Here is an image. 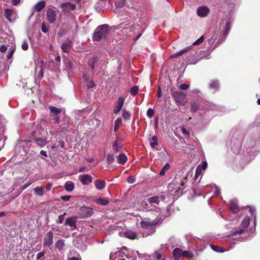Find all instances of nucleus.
<instances>
[{"label":"nucleus","mask_w":260,"mask_h":260,"mask_svg":"<svg viewBox=\"0 0 260 260\" xmlns=\"http://www.w3.org/2000/svg\"><path fill=\"white\" fill-rule=\"evenodd\" d=\"M160 219H155L151 220L149 218H145L140 222L141 227L143 229L146 233H143V236H147L154 233L155 231V227L159 223Z\"/></svg>","instance_id":"nucleus-1"},{"label":"nucleus","mask_w":260,"mask_h":260,"mask_svg":"<svg viewBox=\"0 0 260 260\" xmlns=\"http://www.w3.org/2000/svg\"><path fill=\"white\" fill-rule=\"evenodd\" d=\"M108 32V25L104 24L100 25L94 31L93 39L96 41L105 39L107 37Z\"/></svg>","instance_id":"nucleus-2"},{"label":"nucleus","mask_w":260,"mask_h":260,"mask_svg":"<svg viewBox=\"0 0 260 260\" xmlns=\"http://www.w3.org/2000/svg\"><path fill=\"white\" fill-rule=\"evenodd\" d=\"M173 96L178 104L185 105L186 96L185 93L181 91H175L173 93Z\"/></svg>","instance_id":"nucleus-3"},{"label":"nucleus","mask_w":260,"mask_h":260,"mask_svg":"<svg viewBox=\"0 0 260 260\" xmlns=\"http://www.w3.org/2000/svg\"><path fill=\"white\" fill-rule=\"evenodd\" d=\"M53 236L54 234L52 231H49L45 234L43 239L44 246H48L51 248L53 243Z\"/></svg>","instance_id":"nucleus-4"},{"label":"nucleus","mask_w":260,"mask_h":260,"mask_svg":"<svg viewBox=\"0 0 260 260\" xmlns=\"http://www.w3.org/2000/svg\"><path fill=\"white\" fill-rule=\"evenodd\" d=\"M56 11L52 9H48L46 12V19L50 23H54L56 20Z\"/></svg>","instance_id":"nucleus-5"},{"label":"nucleus","mask_w":260,"mask_h":260,"mask_svg":"<svg viewBox=\"0 0 260 260\" xmlns=\"http://www.w3.org/2000/svg\"><path fill=\"white\" fill-rule=\"evenodd\" d=\"M79 178L82 184L84 185H88L92 182L93 178L89 174L80 175Z\"/></svg>","instance_id":"nucleus-6"},{"label":"nucleus","mask_w":260,"mask_h":260,"mask_svg":"<svg viewBox=\"0 0 260 260\" xmlns=\"http://www.w3.org/2000/svg\"><path fill=\"white\" fill-rule=\"evenodd\" d=\"M124 102V99L123 97L121 96L118 98L113 110L114 113L117 114L121 110L123 105Z\"/></svg>","instance_id":"nucleus-7"},{"label":"nucleus","mask_w":260,"mask_h":260,"mask_svg":"<svg viewBox=\"0 0 260 260\" xmlns=\"http://www.w3.org/2000/svg\"><path fill=\"white\" fill-rule=\"evenodd\" d=\"M76 5L70 3H62L60 5V8L63 11L69 12L71 11L74 10L76 9Z\"/></svg>","instance_id":"nucleus-8"},{"label":"nucleus","mask_w":260,"mask_h":260,"mask_svg":"<svg viewBox=\"0 0 260 260\" xmlns=\"http://www.w3.org/2000/svg\"><path fill=\"white\" fill-rule=\"evenodd\" d=\"M77 218L76 217H71L66 219V225H68L71 230H74L76 228Z\"/></svg>","instance_id":"nucleus-9"},{"label":"nucleus","mask_w":260,"mask_h":260,"mask_svg":"<svg viewBox=\"0 0 260 260\" xmlns=\"http://www.w3.org/2000/svg\"><path fill=\"white\" fill-rule=\"evenodd\" d=\"M46 68L45 63L43 60H40L38 61L37 67L36 68V72L39 70V74L40 78H42L43 77L44 74V70Z\"/></svg>","instance_id":"nucleus-10"},{"label":"nucleus","mask_w":260,"mask_h":260,"mask_svg":"<svg viewBox=\"0 0 260 260\" xmlns=\"http://www.w3.org/2000/svg\"><path fill=\"white\" fill-rule=\"evenodd\" d=\"M209 12V9L206 7H199L197 10V14L200 17L206 16Z\"/></svg>","instance_id":"nucleus-11"},{"label":"nucleus","mask_w":260,"mask_h":260,"mask_svg":"<svg viewBox=\"0 0 260 260\" xmlns=\"http://www.w3.org/2000/svg\"><path fill=\"white\" fill-rule=\"evenodd\" d=\"M106 182L105 181L100 179H97L94 181V185L95 188L99 190H103L106 187Z\"/></svg>","instance_id":"nucleus-12"},{"label":"nucleus","mask_w":260,"mask_h":260,"mask_svg":"<svg viewBox=\"0 0 260 260\" xmlns=\"http://www.w3.org/2000/svg\"><path fill=\"white\" fill-rule=\"evenodd\" d=\"M72 47V42L70 40L65 41L61 45V49L64 52L68 53Z\"/></svg>","instance_id":"nucleus-13"},{"label":"nucleus","mask_w":260,"mask_h":260,"mask_svg":"<svg viewBox=\"0 0 260 260\" xmlns=\"http://www.w3.org/2000/svg\"><path fill=\"white\" fill-rule=\"evenodd\" d=\"M230 208L234 212L237 213L239 211V208L236 200L231 201L230 203Z\"/></svg>","instance_id":"nucleus-14"},{"label":"nucleus","mask_w":260,"mask_h":260,"mask_svg":"<svg viewBox=\"0 0 260 260\" xmlns=\"http://www.w3.org/2000/svg\"><path fill=\"white\" fill-rule=\"evenodd\" d=\"M121 144L119 139L116 140L113 145V149L115 152H119L121 150Z\"/></svg>","instance_id":"nucleus-15"},{"label":"nucleus","mask_w":260,"mask_h":260,"mask_svg":"<svg viewBox=\"0 0 260 260\" xmlns=\"http://www.w3.org/2000/svg\"><path fill=\"white\" fill-rule=\"evenodd\" d=\"M191 49L190 46H188L172 55V57H176L181 56Z\"/></svg>","instance_id":"nucleus-16"},{"label":"nucleus","mask_w":260,"mask_h":260,"mask_svg":"<svg viewBox=\"0 0 260 260\" xmlns=\"http://www.w3.org/2000/svg\"><path fill=\"white\" fill-rule=\"evenodd\" d=\"M182 250L177 248L173 250V256L175 260H179L182 256Z\"/></svg>","instance_id":"nucleus-17"},{"label":"nucleus","mask_w":260,"mask_h":260,"mask_svg":"<svg viewBox=\"0 0 260 260\" xmlns=\"http://www.w3.org/2000/svg\"><path fill=\"white\" fill-rule=\"evenodd\" d=\"M148 202L151 205H154V204L158 205L160 200L158 197L154 196L148 199Z\"/></svg>","instance_id":"nucleus-18"},{"label":"nucleus","mask_w":260,"mask_h":260,"mask_svg":"<svg viewBox=\"0 0 260 260\" xmlns=\"http://www.w3.org/2000/svg\"><path fill=\"white\" fill-rule=\"evenodd\" d=\"M64 188L68 191H72L75 188L74 183L72 181H67L64 184Z\"/></svg>","instance_id":"nucleus-19"},{"label":"nucleus","mask_w":260,"mask_h":260,"mask_svg":"<svg viewBox=\"0 0 260 260\" xmlns=\"http://www.w3.org/2000/svg\"><path fill=\"white\" fill-rule=\"evenodd\" d=\"M124 234L125 237L131 239H134L137 237V234L132 231H126Z\"/></svg>","instance_id":"nucleus-20"},{"label":"nucleus","mask_w":260,"mask_h":260,"mask_svg":"<svg viewBox=\"0 0 260 260\" xmlns=\"http://www.w3.org/2000/svg\"><path fill=\"white\" fill-rule=\"evenodd\" d=\"M36 143L41 147H44L47 143L46 138H37L35 139Z\"/></svg>","instance_id":"nucleus-21"},{"label":"nucleus","mask_w":260,"mask_h":260,"mask_svg":"<svg viewBox=\"0 0 260 260\" xmlns=\"http://www.w3.org/2000/svg\"><path fill=\"white\" fill-rule=\"evenodd\" d=\"M45 7V2L44 1H40L35 6V9L37 12L41 11Z\"/></svg>","instance_id":"nucleus-22"},{"label":"nucleus","mask_w":260,"mask_h":260,"mask_svg":"<svg viewBox=\"0 0 260 260\" xmlns=\"http://www.w3.org/2000/svg\"><path fill=\"white\" fill-rule=\"evenodd\" d=\"M127 156L124 154H120L117 157V162L119 164L123 165L127 161Z\"/></svg>","instance_id":"nucleus-23"},{"label":"nucleus","mask_w":260,"mask_h":260,"mask_svg":"<svg viewBox=\"0 0 260 260\" xmlns=\"http://www.w3.org/2000/svg\"><path fill=\"white\" fill-rule=\"evenodd\" d=\"M64 245V240L62 239L58 240L55 243V246L59 250H62Z\"/></svg>","instance_id":"nucleus-24"},{"label":"nucleus","mask_w":260,"mask_h":260,"mask_svg":"<svg viewBox=\"0 0 260 260\" xmlns=\"http://www.w3.org/2000/svg\"><path fill=\"white\" fill-rule=\"evenodd\" d=\"M99 58L98 57H93L89 60L88 65L92 69H94V64L98 61Z\"/></svg>","instance_id":"nucleus-25"},{"label":"nucleus","mask_w":260,"mask_h":260,"mask_svg":"<svg viewBox=\"0 0 260 260\" xmlns=\"http://www.w3.org/2000/svg\"><path fill=\"white\" fill-rule=\"evenodd\" d=\"M49 109L51 112L54 114L55 115L60 113L61 112L60 109L52 106H49Z\"/></svg>","instance_id":"nucleus-26"},{"label":"nucleus","mask_w":260,"mask_h":260,"mask_svg":"<svg viewBox=\"0 0 260 260\" xmlns=\"http://www.w3.org/2000/svg\"><path fill=\"white\" fill-rule=\"evenodd\" d=\"M150 145L152 148H154L158 144L157 138L156 136H153L149 140Z\"/></svg>","instance_id":"nucleus-27"},{"label":"nucleus","mask_w":260,"mask_h":260,"mask_svg":"<svg viewBox=\"0 0 260 260\" xmlns=\"http://www.w3.org/2000/svg\"><path fill=\"white\" fill-rule=\"evenodd\" d=\"M13 13V11L10 9H7L5 11V16L9 21H11V17Z\"/></svg>","instance_id":"nucleus-28"},{"label":"nucleus","mask_w":260,"mask_h":260,"mask_svg":"<svg viewBox=\"0 0 260 260\" xmlns=\"http://www.w3.org/2000/svg\"><path fill=\"white\" fill-rule=\"evenodd\" d=\"M95 202L101 205H107L109 203V201L102 198H99L95 200Z\"/></svg>","instance_id":"nucleus-29"},{"label":"nucleus","mask_w":260,"mask_h":260,"mask_svg":"<svg viewBox=\"0 0 260 260\" xmlns=\"http://www.w3.org/2000/svg\"><path fill=\"white\" fill-rule=\"evenodd\" d=\"M121 122H122V119L121 118H118L116 120V121L115 122V125H114V131L115 132H116L117 131L120 124H121Z\"/></svg>","instance_id":"nucleus-30"},{"label":"nucleus","mask_w":260,"mask_h":260,"mask_svg":"<svg viewBox=\"0 0 260 260\" xmlns=\"http://www.w3.org/2000/svg\"><path fill=\"white\" fill-rule=\"evenodd\" d=\"M210 87L214 89H217L219 86V82L217 80H213L210 83Z\"/></svg>","instance_id":"nucleus-31"},{"label":"nucleus","mask_w":260,"mask_h":260,"mask_svg":"<svg viewBox=\"0 0 260 260\" xmlns=\"http://www.w3.org/2000/svg\"><path fill=\"white\" fill-rule=\"evenodd\" d=\"M35 193L39 196H42L44 194L43 188L41 187H37L34 189Z\"/></svg>","instance_id":"nucleus-32"},{"label":"nucleus","mask_w":260,"mask_h":260,"mask_svg":"<svg viewBox=\"0 0 260 260\" xmlns=\"http://www.w3.org/2000/svg\"><path fill=\"white\" fill-rule=\"evenodd\" d=\"M211 248L212 249L217 252H223L224 251V250L221 247L218 246L211 245Z\"/></svg>","instance_id":"nucleus-33"},{"label":"nucleus","mask_w":260,"mask_h":260,"mask_svg":"<svg viewBox=\"0 0 260 260\" xmlns=\"http://www.w3.org/2000/svg\"><path fill=\"white\" fill-rule=\"evenodd\" d=\"M114 159L115 158L113 154L110 153L107 154L106 160L108 164H111L112 163H113L114 161Z\"/></svg>","instance_id":"nucleus-34"},{"label":"nucleus","mask_w":260,"mask_h":260,"mask_svg":"<svg viewBox=\"0 0 260 260\" xmlns=\"http://www.w3.org/2000/svg\"><path fill=\"white\" fill-rule=\"evenodd\" d=\"M183 180L181 181V186L179 187V189H183L184 188H186L185 183L187 182V175H185L184 176H183L182 177Z\"/></svg>","instance_id":"nucleus-35"},{"label":"nucleus","mask_w":260,"mask_h":260,"mask_svg":"<svg viewBox=\"0 0 260 260\" xmlns=\"http://www.w3.org/2000/svg\"><path fill=\"white\" fill-rule=\"evenodd\" d=\"M170 169V165L168 163L166 164L163 168L159 172L160 176H164L165 175V172Z\"/></svg>","instance_id":"nucleus-36"},{"label":"nucleus","mask_w":260,"mask_h":260,"mask_svg":"<svg viewBox=\"0 0 260 260\" xmlns=\"http://www.w3.org/2000/svg\"><path fill=\"white\" fill-rule=\"evenodd\" d=\"M250 218L248 216L246 217L242 222V225L244 228H247L249 224Z\"/></svg>","instance_id":"nucleus-37"},{"label":"nucleus","mask_w":260,"mask_h":260,"mask_svg":"<svg viewBox=\"0 0 260 260\" xmlns=\"http://www.w3.org/2000/svg\"><path fill=\"white\" fill-rule=\"evenodd\" d=\"M182 256L188 258H192L193 256V254L187 251H182Z\"/></svg>","instance_id":"nucleus-38"},{"label":"nucleus","mask_w":260,"mask_h":260,"mask_svg":"<svg viewBox=\"0 0 260 260\" xmlns=\"http://www.w3.org/2000/svg\"><path fill=\"white\" fill-rule=\"evenodd\" d=\"M207 167V163L206 161H204L203 162V163L201 165H199L197 169H196V172L198 171V170H205Z\"/></svg>","instance_id":"nucleus-39"},{"label":"nucleus","mask_w":260,"mask_h":260,"mask_svg":"<svg viewBox=\"0 0 260 260\" xmlns=\"http://www.w3.org/2000/svg\"><path fill=\"white\" fill-rule=\"evenodd\" d=\"M204 40V37L203 36H201L199 39H198L196 41L193 43V45H198L203 42Z\"/></svg>","instance_id":"nucleus-40"},{"label":"nucleus","mask_w":260,"mask_h":260,"mask_svg":"<svg viewBox=\"0 0 260 260\" xmlns=\"http://www.w3.org/2000/svg\"><path fill=\"white\" fill-rule=\"evenodd\" d=\"M138 92V87L137 86L132 87L131 90V93L132 95H135Z\"/></svg>","instance_id":"nucleus-41"},{"label":"nucleus","mask_w":260,"mask_h":260,"mask_svg":"<svg viewBox=\"0 0 260 260\" xmlns=\"http://www.w3.org/2000/svg\"><path fill=\"white\" fill-rule=\"evenodd\" d=\"M124 5V2L123 0H120L116 2L115 6L116 7L121 8Z\"/></svg>","instance_id":"nucleus-42"},{"label":"nucleus","mask_w":260,"mask_h":260,"mask_svg":"<svg viewBox=\"0 0 260 260\" xmlns=\"http://www.w3.org/2000/svg\"><path fill=\"white\" fill-rule=\"evenodd\" d=\"M65 64L66 68L69 69V70H72L73 69L74 64L72 61H67L66 62Z\"/></svg>","instance_id":"nucleus-43"},{"label":"nucleus","mask_w":260,"mask_h":260,"mask_svg":"<svg viewBox=\"0 0 260 260\" xmlns=\"http://www.w3.org/2000/svg\"><path fill=\"white\" fill-rule=\"evenodd\" d=\"M122 116L125 119H127L130 118L131 114L125 110H123Z\"/></svg>","instance_id":"nucleus-44"},{"label":"nucleus","mask_w":260,"mask_h":260,"mask_svg":"<svg viewBox=\"0 0 260 260\" xmlns=\"http://www.w3.org/2000/svg\"><path fill=\"white\" fill-rule=\"evenodd\" d=\"M154 115V111L151 108H149L148 110L147 111V116L151 118L153 117Z\"/></svg>","instance_id":"nucleus-45"},{"label":"nucleus","mask_w":260,"mask_h":260,"mask_svg":"<svg viewBox=\"0 0 260 260\" xmlns=\"http://www.w3.org/2000/svg\"><path fill=\"white\" fill-rule=\"evenodd\" d=\"M21 48L23 50H27L28 49V45L27 44V43L26 42V41H23L22 44V45H21Z\"/></svg>","instance_id":"nucleus-46"},{"label":"nucleus","mask_w":260,"mask_h":260,"mask_svg":"<svg viewBox=\"0 0 260 260\" xmlns=\"http://www.w3.org/2000/svg\"><path fill=\"white\" fill-rule=\"evenodd\" d=\"M45 252L44 251L39 252L36 256L37 259H39L44 256Z\"/></svg>","instance_id":"nucleus-47"},{"label":"nucleus","mask_w":260,"mask_h":260,"mask_svg":"<svg viewBox=\"0 0 260 260\" xmlns=\"http://www.w3.org/2000/svg\"><path fill=\"white\" fill-rule=\"evenodd\" d=\"M213 189H214V191L215 192V194L216 196H218L220 194V191L219 188L218 187L214 185V187H213Z\"/></svg>","instance_id":"nucleus-48"},{"label":"nucleus","mask_w":260,"mask_h":260,"mask_svg":"<svg viewBox=\"0 0 260 260\" xmlns=\"http://www.w3.org/2000/svg\"><path fill=\"white\" fill-rule=\"evenodd\" d=\"M230 22H227L226 23V24L225 26L224 34H225L226 35H227V33L229 31V30H230Z\"/></svg>","instance_id":"nucleus-49"},{"label":"nucleus","mask_w":260,"mask_h":260,"mask_svg":"<svg viewBox=\"0 0 260 260\" xmlns=\"http://www.w3.org/2000/svg\"><path fill=\"white\" fill-rule=\"evenodd\" d=\"M127 181L129 183H134L136 181L135 178L133 176H129L127 179Z\"/></svg>","instance_id":"nucleus-50"},{"label":"nucleus","mask_w":260,"mask_h":260,"mask_svg":"<svg viewBox=\"0 0 260 260\" xmlns=\"http://www.w3.org/2000/svg\"><path fill=\"white\" fill-rule=\"evenodd\" d=\"M198 110V106L195 103H192L191 105V111L196 112Z\"/></svg>","instance_id":"nucleus-51"},{"label":"nucleus","mask_w":260,"mask_h":260,"mask_svg":"<svg viewBox=\"0 0 260 260\" xmlns=\"http://www.w3.org/2000/svg\"><path fill=\"white\" fill-rule=\"evenodd\" d=\"M14 51V49H12L11 50H10L9 52H8V54L7 55V59H10V58H11V57L13 56Z\"/></svg>","instance_id":"nucleus-52"},{"label":"nucleus","mask_w":260,"mask_h":260,"mask_svg":"<svg viewBox=\"0 0 260 260\" xmlns=\"http://www.w3.org/2000/svg\"><path fill=\"white\" fill-rule=\"evenodd\" d=\"M41 29H42V31L43 32H45L46 33V32H47L48 31V27L46 26V25L44 23H43L42 24Z\"/></svg>","instance_id":"nucleus-53"},{"label":"nucleus","mask_w":260,"mask_h":260,"mask_svg":"<svg viewBox=\"0 0 260 260\" xmlns=\"http://www.w3.org/2000/svg\"><path fill=\"white\" fill-rule=\"evenodd\" d=\"M243 232H244V230L242 229H240L238 230H236V231H234L233 235L235 236L237 234H241L242 233H243Z\"/></svg>","instance_id":"nucleus-54"},{"label":"nucleus","mask_w":260,"mask_h":260,"mask_svg":"<svg viewBox=\"0 0 260 260\" xmlns=\"http://www.w3.org/2000/svg\"><path fill=\"white\" fill-rule=\"evenodd\" d=\"M189 87V85L186 84H182L180 85L179 88L182 90H186Z\"/></svg>","instance_id":"nucleus-55"},{"label":"nucleus","mask_w":260,"mask_h":260,"mask_svg":"<svg viewBox=\"0 0 260 260\" xmlns=\"http://www.w3.org/2000/svg\"><path fill=\"white\" fill-rule=\"evenodd\" d=\"M64 218V214L60 215L58 216V222L59 223H61L62 222V221H63Z\"/></svg>","instance_id":"nucleus-56"},{"label":"nucleus","mask_w":260,"mask_h":260,"mask_svg":"<svg viewBox=\"0 0 260 260\" xmlns=\"http://www.w3.org/2000/svg\"><path fill=\"white\" fill-rule=\"evenodd\" d=\"M7 47L4 45H2L0 47V51L4 53L7 50Z\"/></svg>","instance_id":"nucleus-57"},{"label":"nucleus","mask_w":260,"mask_h":260,"mask_svg":"<svg viewBox=\"0 0 260 260\" xmlns=\"http://www.w3.org/2000/svg\"><path fill=\"white\" fill-rule=\"evenodd\" d=\"M70 196H64L61 197V200L65 202L68 201L70 200Z\"/></svg>","instance_id":"nucleus-58"},{"label":"nucleus","mask_w":260,"mask_h":260,"mask_svg":"<svg viewBox=\"0 0 260 260\" xmlns=\"http://www.w3.org/2000/svg\"><path fill=\"white\" fill-rule=\"evenodd\" d=\"M181 131H182V133L183 134V135H189V134H190L189 132L187 131L184 127H182Z\"/></svg>","instance_id":"nucleus-59"},{"label":"nucleus","mask_w":260,"mask_h":260,"mask_svg":"<svg viewBox=\"0 0 260 260\" xmlns=\"http://www.w3.org/2000/svg\"><path fill=\"white\" fill-rule=\"evenodd\" d=\"M154 255L157 259H160L161 257L160 253H159L158 251H156L154 253Z\"/></svg>","instance_id":"nucleus-60"},{"label":"nucleus","mask_w":260,"mask_h":260,"mask_svg":"<svg viewBox=\"0 0 260 260\" xmlns=\"http://www.w3.org/2000/svg\"><path fill=\"white\" fill-rule=\"evenodd\" d=\"M46 188L48 190H50L52 188L51 184L50 183H47L46 185Z\"/></svg>","instance_id":"nucleus-61"},{"label":"nucleus","mask_w":260,"mask_h":260,"mask_svg":"<svg viewBox=\"0 0 260 260\" xmlns=\"http://www.w3.org/2000/svg\"><path fill=\"white\" fill-rule=\"evenodd\" d=\"M40 154L43 155V156H44L45 157H47V152L44 151V150H41L40 151Z\"/></svg>","instance_id":"nucleus-62"},{"label":"nucleus","mask_w":260,"mask_h":260,"mask_svg":"<svg viewBox=\"0 0 260 260\" xmlns=\"http://www.w3.org/2000/svg\"><path fill=\"white\" fill-rule=\"evenodd\" d=\"M21 0H12V3L14 5H17L20 2Z\"/></svg>","instance_id":"nucleus-63"},{"label":"nucleus","mask_w":260,"mask_h":260,"mask_svg":"<svg viewBox=\"0 0 260 260\" xmlns=\"http://www.w3.org/2000/svg\"><path fill=\"white\" fill-rule=\"evenodd\" d=\"M94 84L93 82L90 81L87 85V87H88V88H91L94 86Z\"/></svg>","instance_id":"nucleus-64"}]
</instances>
